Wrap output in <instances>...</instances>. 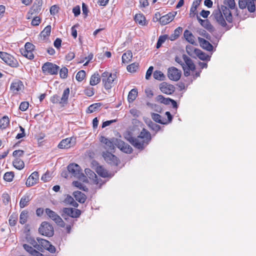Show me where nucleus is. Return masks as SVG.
<instances>
[{
  "label": "nucleus",
  "mask_w": 256,
  "mask_h": 256,
  "mask_svg": "<svg viewBox=\"0 0 256 256\" xmlns=\"http://www.w3.org/2000/svg\"><path fill=\"white\" fill-rule=\"evenodd\" d=\"M81 214V211L78 209L64 208L62 210V216L66 220H68V216L72 218H78Z\"/></svg>",
  "instance_id": "6e6552de"
},
{
  "label": "nucleus",
  "mask_w": 256,
  "mask_h": 256,
  "mask_svg": "<svg viewBox=\"0 0 256 256\" xmlns=\"http://www.w3.org/2000/svg\"><path fill=\"white\" fill-rule=\"evenodd\" d=\"M101 78L98 72H95L91 76L90 84L92 86H96L100 82Z\"/></svg>",
  "instance_id": "7c9ffc66"
},
{
  "label": "nucleus",
  "mask_w": 256,
  "mask_h": 256,
  "mask_svg": "<svg viewBox=\"0 0 256 256\" xmlns=\"http://www.w3.org/2000/svg\"><path fill=\"white\" fill-rule=\"evenodd\" d=\"M51 176L49 172H46L42 176V180L44 182H48L50 180Z\"/></svg>",
  "instance_id": "680f3d73"
},
{
  "label": "nucleus",
  "mask_w": 256,
  "mask_h": 256,
  "mask_svg": "<svg viewBox=\"0 0 256 256\" xmlns=\"http://www.w3.org/2000/svg\"><path fill=\"white\" fill-rule=\"evenodd\" d=\"M195 54L198 56V58L202 60H210V56L206 53L202 52L201 50L198 49H194Z\"/></svg>",
  "instance_id": "473e14b6"
},
{
  "label": "nucleus",
  "mask_w": 256,
  "mask_h": 256,
  "mask_svg": "<svg viewBox=\"0 0 256 256\" xmlns=\"http://www.w3.org/2000/svg\"><path fill=\"white\" fill-rule=\"evenodd\" d=\"M72 184L74 186L78 188L80 190H82L84 191H88V188L80 182L74 181Z\"/></svg>",
  "instance_id": "09e8293b"
},
{
  "label": "nucleus",
  "mask_w": 256,
  "mask_h": 256,
  "mask_svg": "<svg viewBox=\"0 0 256 256\" xmlns=\"http://www.w3.org/2000/svg\"><path fill=\"white\" fill-rule=\"evenodd\" d=\"M8 221L9 224L11 226H14L16 224V218L14 216H11Z\"/></svg>",
  "instance_id": "338daca9"
},
{
  "label": "nucleus",
  "mask_w": 256,
  "mask_h": 256,
  "mask_svg": "<svg viewBox=\"0 0 256 256\" xmlns=\"http://www.w3.org/2000/svg\"><path fill=\"white\" fill-rule=\"evenodd\" d=\"M184 36L186 40L192 44L195 43L194 37L192 33L188 30H186L184 32Z\"/></svg>",
  "instance_id": "c9c22d12"
},
{
  "label": "nucleus",
  "mask_w": 256,
  "mask_h": 256,
  "mask_svg": "<svg viewBox=\"0 0 256 256\" xmlns=\"http://www.w3.org/2000/svg\"><path fill=\"white\" fill-rule=\"evenodd\" d=\"M86 77V72L84 70L79 71L76 75V79L78 82H82Z\"/></svg>",
  "instance_id": "3c124183"
},
{
  "label": "nucleus",
  "mask_w": 256,
  "mask_h": 256,
  "mask_svg": "<svg viewBox=\"0 0 256 256\" xmlns=\"http://www.w3.org/2000/svg\"><path fill=\"white\" fill-rule=\"evenodd\" d=\"M176 14V12H174V14L172 12L161 16L160 18V22L162 25H166L171 22L174 18V16Z\"/></svg>",
  "instance_id": "aec40b11"
},
{
  "label": "nucleus",
  "mask_w": 256,
  "mask_h": 256,
  "mask_svg": "<svg viewBox=\"0 0 256 256\" xmlns=\"http://www.w3.org/2000/svg\"><path fill=\"white\" fill-rule=\"evenodd\" d=\"M35 46L30 42H26L24 46V48L20 50L22 54L24 57L32 60L34 58L33 50H34Z\"/></svg>",
  "instance_id": "ddd939ff"
},
{
  "label": "nucleus",
  "mask_w": 256,
  "mask_h": 256,
  "mask_svg": "<svg viewBox=\"0 0 256 256\" xmlns=\"http://www.w3.org/2000/svg\"><path fill=\"white\" fill-rule=\"evenodd\" d=\"M100 140L105 144L104 148L108 150L113 152L115 146H116L122 151L127 154H130L132 151V149L130 145L116 138H113L108 139L104 136H101Z\"/></svg>",
  "instance_id": "f257e3e1"
},
{
  "label": "nucleus",
  "mask_w": 256,
  "mask_h": 256,
  "mask_svg": "<svg viewBox=\"0 0 256 256\" xmlns=\"http://www.w3.org/2000/svg\"><path fill=\"white\" fill-rule=\"evenodd\" d=\"M167 38L168 36L166 34L160 36L158 38V40L156 43V48H160L162 46V44L164 42Z\"/></svg>",
  "instance_id": "49530a36"
},
{
  "label": "nucleus",
  "mask_w": 256,
  "mask_h": 256,
  "mask_svg": "<svg viewBox=\"0 0 256 256\" xmlns=\"http://www.w3.org/2000/svg\"><path fill=\"white\" fill-rule=\"evenodd\" d=\"M197 19L200 24L208 31L212 32L214 30V26L208 20H202L198 16H197Z\"/></svg>",
  "instance_id": "393cba45"
},
{
  "label": "nucleus",
  "mask_w": 256,
  "mask_h": 256,
  "mask_svg": "<svg viewBox=\"0 0 256 256\" xmlns=\"http://www.w3.org/2000/svg\"><path fill=\"white\" fill-rule=\"evenodd\" d=\"M13 166L18 170H22L24 166V162L18 158H16L13 161Z\"/></svg>",
  "instance_id": "4c0bfd02"
},
{
  "label": "nucleus",
  "mask_w": 256,
  "mask_h": 256,
  "mask_svg": "<svg viewBox=\"0 0 256 256\" xmlns=\"http://www.w3.org/2000/svg\"><path fill=\"white\" fill-rule=\"evenodd\" d=\"M31 196L29 194H26L22 196L20 202V208H24L28 206L31 200Z\"/></svg>",
  "instance_id": "5701e85b"
},
{
  "label": "nucleus",
  "mask_w": 256,
  "mask_h": 256,
  "mask_svg": "<svg viewBox=\"0 0 256 256\" xmlns=\"http://www.w3.org/2000/svg\"><path fill=\"white\" fill-rule=\"evenodd\" d=\"M212 16L216 22H218L222 26L224 27L226 26V23L224 18L222 12L220 9L214 10L213 12Z\"/></svg>",
  "instance_id": "f3484780"
},
{
  "label": "nucleus",
  "mask_w": 256,
  "mask_h": 256,
  "mask_svg": "<svg viewBox=\"0 0 256 256\" xmlns=\"http://www.w3.org/2000/svg\"><path fill=\"white\" fill-rule=\"evenodd\" d=\"M29 103L27 102H23L20 103L19 108L22 111H26L28 108Z\"/></svg>",
  "instance_id": "6e6d98bb"
},
{
  "label": "nucleus",
  "mask_w": 256,
  "mask_h": 256,
  "mask_svg": "<svg viewBox=\"0 0 256 256\" xmlns=\"http://www.w3.org/2000/svg\"><path fill=\"white\" fill-rule=\"evenodd\" d=\"M85 94L88 96H92L94 94V88H88L85 90L84 92Z\"/></svg>",
  "instance_id": "69168bd1"
},
{
  "label": "nucleus",
  "mask_w": 256,
  "mask_h": 256,
  "mask_svg": "<svg viewBox=\"0 0 256 256\" xmlns=\"http://www.w3.org/2000/svg\"><path fill=\"white\" fill-rule=\"evenodd\" d=\"M34 18L32 19V24L34 26H38L40 22V17L37 16H33Z\"/></svg>",
  "instance_id": "4d7b16f0"
},
{
  "label": "nucleus",
  "mask_w": 256,
  "mask_h": 256,
  "mask_svg": "<svg viewBox=\"0 0 256 256\" xmlns=\"http://www.w3.org/2000/svg\"><path fill=\"white\" fill-rule=\"evenodd\" d=\"M59 69L60 67L50 62L44 63L42 67V71L46 75L56 74L58 73Z\"/></svg>",
  "instance_id": "0eeeda50"
},
{
  "label": "nucleus",
  "mask_w": 256,
  "mask_h": 256,
  "mask_svg": "<svg viewBox=\"0 0 256 256\" xmlns=\"http://www.w3.org/2000/svg\"><path fill=\"white\" fill-rule=\"evenodd\" d=\"M46 213L52 220H54L58 226L64 228L65 226V223L62 219L56 212L48 208L45 210Z\"/></svg>",
  "instance_id": "f8f14e48"
},
{
  "label": "nucleus",
  "mask_w": 256,
  "mask_h": 256,
  "mask_svg": "<svg viewBox=\"0 0 256 256\" xmlns=\"http://www.w3.org/2000/svg\"><path fill=\"white\" fill-rule=\"evenodd\" d=\"M150 140V134L146 129L143 128L138 136L136 138L131 136L129 138L128 140L136 148L142 150L148 144Z\"/></svg>",
  "instance_id": "f03ea898"
},
{
  "label": "nucleus",
  "mask_w": 256,
  "mask_h": 256,
  "mask_svg": "<svg viewBox=\"0 0 256 256\" xmlns=\"http://www.w3.org/2000/svg\"><path fill=\"white\" fill-rule=\"evenodd\" d=\"M72 12L74 14V16L77 17L80 14V9L79 6H77L72 8Z\"/></svg>",
  "instance_id": "052dcab7"
},
{
  "label": "nucleus",
  "mask_w": 256,
  "mask_h": 256,
  "mask_svg": "<svg viewBox=\"0 0 256 256\" xmlns=\"http://www.w3.org/2000/svg\"><path fill=\"white\" fill-rule=\"evenodd\" d=\"M168 76L170 80L178 81L180 78L181 72L175 67H171L168 69Z\"/></svg>",
  "instance_id": "2eb2a0df"
},
{
  "label": "nucleus",
  "mask_w": 256,
  "mask_h": 256,
  "mask_svg": "<svg viewBox=\"0 0 256 256\" xmlns=\"http://www.w3.org/2000/svg\"><path fill=\"white\" fill-rule=\"evenodd\" d=\"M24 88L22 82L18 80L13 81L10 86V90L14 94H17Z\"/></svg>",
  "instance_id": "6ab92c4d"
},
{
  "label": "nucleus",
  "mask_w": 256,
  "mask_h": 256,
  "mask_svg": "<svg viewBox=\"0 0 256 256\" xmlns=\"http://www.w3.org/2000/svg\"><path fill=\"white\" fill-rule=\"evenodd\" d=\"M153 70H154L153 66H150V67H149V68L147 70L146 74V80H148L150 78V77L152 74Z\"/></svg>",
  "instance_id": "0e129e2a"
},
{
  "label": "nucleus",
  "mask_w": 256,
  "mask_h": 256,
  "mask_svg": "<svg viewBox=\"0 0 256 256\" xmlns=\"http://www.w3.org/2000/svg\"><path fill=\"white\" fill-rule=\"evenodd\" d=\"M255 1L256 0H239V7L241 9H244L247 7L250 12H254L256 10Z\"/></svg>",
  "instance_id": "4468645a"
},
{
  "label": "nucleus",
  "mask_w": 256,
  "mask_h": 256,
  "mask_svg": "<svg viewBox=\"0 0 256 256\" xmlns=\"http://www.w3.org/2000/svg\"><path fill=\"white\" fill-rule=\"evenodd\" d=\"M10 123L9 118L8 116H4L0 120V128H6Z\"/></svg>",
  "instance_id": "37998d69"
},
{
  "label": "nucleus",
  "mask_w": 256,
  "mask_h": 256,
  "mask_svg": "<svg viewBox=\"0 0 256 256\" xmlns=\"http://www.w3.org/2000/svg\"><path fill=\"white\" fill-rule=\"evenodd\" d=\"M200 34L202 36H204V38H206L208 40H211V36L206 30H200Z\"/></svg>",
  "instance_id": "e2e57ef3"
},
{
  "label": "nucleus",
  "mask_w": 256,
  "mask_h": 256,
  "mask_svg": "<svg viewBox=\"0 0 256 256\" xmlns=\"http://www.w3.org/2000/svg\"><path fill=\"white\" fill-rule=\"evenodd\" d=\"M154 78L158 80H162L164 78V74L159 70H156L154 72L153 74Z\"/></svg>",
  "instance_id": "de8ad7c7"
},
{
  "label": "nucleus",
  "mask_w": 256,
  "mask_h": 256,
  "mask_svg": "<svg viewBox=\"0 0 256 256\" xmlns=\"http://www.w3.org/2000/svg\"><path fill=\"white\" fill-rule=\"evenodd\" d=\"M148 126L152 130L156 132H158L160 129V126L152 122L148 124Z\"/></svg>",
  "instance_id": "5fc2aeb1"
},
{
  "label": "nucleus",
  "mask_w": 256,
  "mask_h": 256,
  "mask_svg": "<svg viewBox=\"0 0 256 256\" xmlns=\"http://www.w3.org/2000/svg\"><path fill=\"white\" fill-rule=\"evenodd\" d=\"M64 202L66 204L71 205L74 208H77L78 206V204L74 200V198L70 196L67 195L64 200Z\"/></svg>",
  "instance_id": "72a5a7b5"
},
{
  "label": "nucleus",
  "mask_w": 256,
  "mask_h": 256,
  "mask_svg": "<svg viewBox=\"0 0 256 256\" xmlns=\"http://www.w3.org/2000/svg\"><path fill=\"white\" fill-rule=\"evenodd\" d=\"M198 8L196 7L195 6H192V7L190 9V16L194 17L197 12L196 9Z\"/></svg>",
  "instance_id": "774afa93"
},
{
  "label": "nucleus",
  "mask_w": 256,
  "mask_h": 256,
  "mask_svg": "<svg viewBox=\"0 0 256 256\" xmlns=\"http://www.w3.org/2000/svg\"><path fill=\"white\" fill-rule=\"evenodd\" d=\"M174 89L175 88L174 86L166 84H163L160 86V90L162 92L167 94H170L173 93Z\"/></svg>",
  "instance_id": "4be33fe9"
},
{
  "label": "nucleus",
  "mask_w": 256,
  "mask_h": 256,
  "mask_svg": "<svg viewBox=\"0 0 256 256\" xmlns=\"http://www.w3.org/2000/svg\"><path fill=\"white\" fill-rule=\"evenodd\" d=\"M222 14L224 16L226 20L228 22H232V18L231 12L230 10L227 8L226 6H222Z\"/></svg>",
  "instance_id": "cd10ccee"
},
{
  "label": "nucleus",
  "mask_w": 256,
  "mask_h": 256,
  "mask_svg": "<svg viewBox=\"0 0 256 256\" xmlns=\"http://www.w3.org/2000/svg\"><path fill=\"white\" fill-rule=\"evenodd\" d=\"M28 212L27 210H23L20 216V222L22 224H25L28 219Z\"/></svg>",
  "instance_id": "a18cd8bd"
},
{
  "label": "nucleus",
  "mask_w": 256,
  "mask_h": 256,
  "mask_svg": "<svg viewBox=\"0 0 256 256\" xmlns=\"http://www.w3.org/2000/svg\"><path fill=\"white\" fill-rule=\"evenodd\" d=\"M26 241L28 244L32 246L33 247L38 250L41 249V247H40L38 246V242L34 238L28 237L26 238Z\"/></svg>",
  "instance_id": "a19ab883"
},
{
  "label": "nucleus",
  "mask_w": 256,
  "mask_h": 256,
  "mask_svg": "<svg viewBox=\"0 0 256 256\" xmlns=\"http://www.w3.org/2000/svg\"><path fill=\"white\" fill-rule=\"evenodd\" d=\"M36 240L38 242V246L41 247V249L38 250L42 252H43L44 249H46V248H47L48 246L49 245V243L50 242L49 241L40 238H37Z\"/></svg>",
  "instance_id": "2f4dec72"
},
{
  "label": "nucleus",
  "mask_w": 256,
  "mask_h": 256,
  "mask_svg": "<svg viewBox=\"0 0 256 256\" xmlns=\"http://www.w3.org/2000/svg\"><path fill=\"white\" fill-rule=\"evenodd\" d=\"M102 83L104 88L110 90L114 86V81L116 78V73L112 74L108 72H104L101 76Z\"/></svg>",
  "instance_id": "7ed1b4c3"
},
{
  "label": "nucleus",
  "mask_w": 256,
  "mask_h": 256,
  "mask_svg": "<svg viewBox=\"0 0 256 256\" xmlns=\"http://www.w3.org/2000/svg\"><path fill=\"white\" fill-rule=\"evenodd\" d=\"M103 157L104 160L109 164L114 166H118L119 160L118 158L111 152H106L103 153Z\"/></svg>",
  "instance_id": "dca6fc26"
},
{
  "label": "nucleus",
  "mask_w": 256,
  "mask_h": 256,
  "mask_svg": "<svg viewBox=\"0 0 256 256\" xmlns=\"http://www.w3.org/2000/svg\"><path fill=\"white\" fill-rule=\"evenodd\" d=\"M138 96V90L136 89H132L128 93V100L129 102H133Z\"/></svg>",
  "instance_id": "e433bc0d"
},
{
  "label": "nucleus",
  "mask_w": 256,
  "mask_h": 256,
  "mask_svg": "<svg viewBox=\"0 0 256 256\" xmlns=\"http://www.w3.org/2000/svg\"><path fill=\"white\" fill-rule=\"evenodd\" d=\"M14 177V174L13 172H7L5 173L4 176V179L7 182L12 181Z\"/></svg>",
  "instance_id": "603ef678"
},
{
  "label": "nucleus",
  "mask_w": 256,
  "mask_h": 256,
  "mask_svg": "<svg viewBox=\"0 0 256 256\" xmlns=\"http://www.w3.org/2000/svg\"><path fill=\"white\" fill-rule=\"evenodd\" d=\"M96 172L98 175L103 178H106L109 176L108 171L102 166H98L96 168Z\"/></svg>",
  "instance_id": "ea45409f"
},
{
  "label": "nucleus",
  "mask_w": 256,
  "mask_h": 256,
  "mask_svg": "<svg viewBox=\"0 0 256 256\" xmlns=\"http://www.w3.org/2000/svg\"><path fill=\"white\" fill-rule=\"evenodd\" d=\"M100 103H95L90 106L87 110V112L88 113H92L97 111L101 106Z\"/></svg>",
  "instance_id": "79ce46f5"
},
{
  "label": "nucleus",
  "mask_w": 256,
  "mask_h": 256,
  "mask_svg": "<svg viewBox=\"0 0 256 256\" xmlns=\"http://www.w3.org/2000/svg\"><path fill=\"white\" fill-rule=\"evenodd\" d=\"M85 172L86 176L94 180L96 184H98V178L96 174L90 168H86Z\"/></svg>",
  "instance_id": "58836bf2"
},
{
  "label": "nucleus",
  "mask_w": 256,
  "mask_h": 256,
  "mask_svg": "<svg viewBox=\"0 0 256 256\" xmlns=\"http://www.w3.org/2000/svg\"><path fill=\"white\" fill-rule=\"evenodd\" d=\"M68 70L66 67L62 68L60 70V76L62 78H66L68 76Z\"/></svg>",
  "instance_id": "864d4df0"
},
{
  "label": "nucleus",
  "mask_w": 256,
  "mask_h": 256,
  "mask_svg": "<svg viewBox=\"0 0 256 256\" xmlns=\"http://www.w3.org/2000/svg\"><path fill=\"white\" fill-rule=\"evenodd\" d=\"M24 154V151L22 150H16L13 152L12 155L16 158L22 156Z\"/></svg>",
  "instance_id": "bf43d9fd"
},
{
  "label": "nucleus",
  "mask_w": 256,
  "mask_h": 256,
  "mask_svg": "<svg viewBox=\"0 0 256 256\" xmlns=\"http://www.w3.org/2000/svg\"><path fill=\"white\" fill-rule=\"evenodd\" d=\"M72 138H66V139L62 140L58 144V147L60 148H68L71 147Z\"/></svg>",
  "instance_id": "c85d7f7f"
},
{
  "label": "nucleus",
  "mask_w": 256,
  "mask_h": 256,
  "mask_svg": "<svg viewBox=\"0 0 256 256\" xmlns=\"http://www.w3.org/2000/svg\"><path fill=\"white\" fill-rule=\"evenodd\" d=\"M132 52L128 50L122 56V62L124 64H128L132 60Z\"/></svg>",
  "instance_id": "f704fd0d"
},
{
  "label": "nucleus",
  "mask_w": 256,
  "mask_h": 256,
  "mask_svg": "<svg viewBox=\"0 0 256 256\" xmlns=\"http://www.w3.org/2000/svg\"><path fill=\"white\" fill-rule=\"evenodd\" d=\"M39 179L38 173L37 172H32L28 178L26 185L28 187L32 186L38 183Z\"/></svg>",
  "instance_id": "a211bd4d"
},
{
  "label": "nucleus",
  "mask_w": 256,
  "mask_h": 256,
  "mask_svg": "<svg viewBox=\"0 0 256 256\" xmlns=\"http://www.w3.org/2000/svg\"><path fill=\"white\" fill-rule=\"evenodd\" d=\"M152 120L156 122L163 124H167L168 122L166 121V118H163L160 115L156 113L152 114Z\"/></svg>",
  "instance_id": "bb28decb"
},
{
  "label": "nucleus",
  "mask_w": 256,
  "mask_h": 256,
  "mask_svg": "<svg viewBox=\"0 0 256 256\" xmlns=\"http://www.w3.org/2000/svg\"><path fill=\"white\" fill-rule=\"evenodd\" d=\"M198 40L202 48L210 52L212 50L213 46L208 41L200 37L198 38Z\"/></svg>",
  "instance_id": "412c9836"
},
{
  "label": "nucleus",
  "mask_w": 256,
  "mask_h": 256,
  "mask_svg": "<svg viewBox=\"0 0 256 256\" xmlns=\"http://www.w3.org/2000/svg\"><path fill=\"white\" fill-rule=\"evenodd\" d=\"M23 248L27 252L34 256H43V254L38 252L37 250L34 249L28 244H24Z\"/></svg>",
  "instance_id": "b1692460"
},
{
  "label": "nucleus",
  "mask_w": 256,
  "mask_h": 256,
  "mask_svg": "<svg viewBox=\"0 0 256 256\" xmlns=\"http://www.w3.org/2000/svg\"><path fill=\"white\" fill-rule=\"evenodd\" d=\"M73 195L76 200L80 203H84L86 200V196L80 191H76L74 192Z\"/></svg>",
  "instance_id": "a878e982"
},
{
  "label": "nucleus",
  "mask_w": 256,
  "mask_h": 256,
  "mask_svg": "<svg viewBox=\"0 0 256 256\" xmlns=\"http://www.w3.org/2000/svg\"><path fill=\"white\" fill-rule=\"evenodd\" d=\"M70 94V88H66L63 92L60 99L57 94H54L50 98V100L53 104H60L62 106L68 103V99Z\"/></svg>",
  "instance_id": "39448f33"
},
{
  "label": "nucleus",
  "mask_w": 256,
  "mask_h": 256,
  "mask_svg": "<svg viewBox=\"0 0 256 256\" xmlns=\"http://www.w3.org/2000/svg\"><path fill=\"white\" fill-rule=\"evenodd\" d=\"M42 3V0H35L32 6L27 14V19L32 18L33 16H36L40 12Z\"/></svg>",
  "instance_id": "423d86ee"
},
{
  "label": "nucleus",
  "mask_w": 256,
  "mask_h": 256,
  "mask_svg": "<svg viewBox=\"0 0 256 256\" xmlns=\"http://www.w3.org/2000/svg\"><path fill=\"white\" fill-rule=\"evenodd\" d=\"M138 64L137 63L134 62L131 64L128 65L126 68L128 72H135L138 68Z\"/></svg>",
  "instance_id": "8fccbe9b"
},
{
  "label": "nucleus",
  "mask_w": 256,
  "mask_h": 256,
  "mask_svg": "<svg viewBox=\"0 0 256 256\" xmlns=\"http://www.w3.org/2000/svg\"><path fill=\"white\" fill-rule=\"evenodd\" d=\"M182 57L185 62V64H183L182 66L184 71V75L186 76H188L190 75V70H195V65L192 60L186 54H184Z\"/></svg>",
  "instance_id": "1a4fd4ad"
},
{
  "label": "nucleus",
  "mask_w": 256,
  "mask_h": 256,
  "mask_svg": "<svg viewBox=\"0 0 256 256\" xmlns=\"http://www.w3.org/2000/svg\"><path fill=\"white\" fill-rule=\"evenodd\" d=\"M68 170L75 178L83 181L86 179V176L82 172L80 167L76 164H70L68 166Z\"/></svg>",
  "instance_id": "20e7f679"
},
{
  "label": "nucleus",
  "mask_w": 256,
  "mask_h": 256,
  "mask_svg": "<svg viewBox=\"0 0 256 256\" xmlns=\"http://www.w3.org/2000/svg\"><path fill=\"white\" fill-rule=\"evenodd\" d=\"M224 4L228 5L232 9L234 8L236 5L234 0H224Z\"/></svg>",
  "instance_id": "13d9d810"
},
{
  "label": "nucleus",
  "mask_w": 256,
  "mask_h": 256,
  "mask_svg": "<svg viewBox=\"0 0 256 256\" xmlns=\"http://www.w3.org/2000/svg\"><path fill=\"white\" fill-rule=\"evenodd\" d=\"M39 232L46 236H52L54 234V230L52 226L46 222L42 223L38 228Z\"/></svg>",
  "instance_id": "9d476101"
},
{
  "label": "nucleus",
  "mask_w": 256,
  "mask_h": 256,
  "mask_svg": "<svg viewBox=\"0 0 256 256\" xmlns=\"http://www.w3.org/2000/svg\"><path fill=\"white\" fill-rule=\"evenodd\" d=\"M51 32V26L48 25L46 26L44 30L40 32V36L41 37H43L44 38L48 37L50 34Z\"/></svg>",
  "instance_id": "c03bdc74"
},
{
  "label": "nucleus",
  "mask_w": 256,
  "mask_h": 256,
  "mask_svg": "<svg viewBox=\"0 0 256 256\" xmlns=\"http://www.w3.org/2000/svg\"><path fill=\"white\" fill-rule=\"evenodd\" d=\"M0 58L7 64L13 68H16L18 66V62L14 57L4 52H0Z\"/></svg>",
  "instance_id": "9b49d317"
},
{
  "label": "nucleus",
  "mask_w": 256,
  "mask_h": 256,
  "mask_svg": "<svg viewBox=\"0 0 256 256\" xmlns=\"http://www.w3.org/2000/svg\"><path fill=\"white\" fill-rule=\"evenodd\" d=\"M134 20L136 22L141 26H146L148 22L146 21V18L142 14H136L134 16Z\"/></svg>",
  "instance_id": "c756f323"
}]
</instances>
